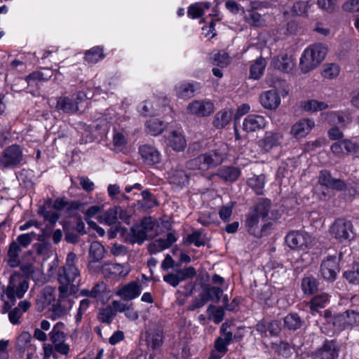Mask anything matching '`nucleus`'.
Returning a JSON list of instances; mask_svg holds the SVG:
<instances>
[{
	"mask_svg": "<svg viewBox=\"0 0 359 359\" xmlns=\"http://www.w3.org/2000/svg\"><path fill=\"white\" fill-rule=\"evenodd\" d=\"M130 269L128 263L118 264L109 263L103 266V274L104 276L114 280L124 278L130 273Z\"/></svg>",
	"mask_w": 359,
	"mask_h": 359,
	"instance_id": "17",
	"label": "nucleus"
},
{
	"mask_svg": "<svg viewBox=\"0 0 359 359\" xmlns=\"http://www.w3.org/2000/svg\"><path fill=\"white\" fill-rule=\"evenodd\" d=\"M339 72L340 68L339 65L334 63H331L327 64L325 67L322 74L325 78L331 79L337 76L339 74Z\"/></svg>",
	"mask_w": 359,
	"mask_h": 359,
	"instance_id": "57",
	"label": "nucleus"
},
{
	"mask_svg": "<svg viewBox=\"0 0 359 359\" xmlns=\"http://www.w3.org/2000/svg\"><path fill=\"white\" fill-rule=\"evenodd\" d=\"M343 256V253L340 252L338 256L337 254L328 255L321 260L319 273L325 281L334 283L337 280L341 271L340 262Z\"/></svg>",
	"mask_w": 359,
	"mask_h": 359,
	"instance_id": "4",
	"label": "nucleus"
},
{
	"mask_svg": "<svg viewBox=\"0 0 359 359\" xmlns=\"http://www.w3.org/2000/svg\"><path fill=\"white\" fill-rule=\"evenodd\" d=\"M262 219L256 212H248L245 215L244 226L246 231L257 238H261L271 233L274 227L273 222H264L259 226V220Z\"/></svg>",
	"mask_w": 359,
	"mask_h": 359,
	"instance_id": "5",
	"label": "nucleus"
},
{
	"mask_svg": "<svg viewBox=\"0 0 359 359\" xmlns=\"http://www.w3.org/2000/svg\"><path fill=\"white\" fill-rule=\"evenodd\" d=\"M325 121L330 126L345 128L351 121V114L348 110L330 111L324 114Z\"/></svg>",
	"mask_w": 359,
	"mask_h": 359,
	"instance_id": "15",
	"label": "nucleus"
},
{
	"mask_svg": "<svg viewBox=\"0 0 359 359\" xmlns=\"http://www.w3.org/2000/svg\"><path fill=\"white\" fill-rule=\"evenodd\" d=\"M273 348L278 355L285 358H288L292 355V346L287 341H282L279 344H275Z\"/></svg>",
	"mask_w": 359,
	"mask_h": 359,
	"instance_id": "52",
	"label": "nucleus"
},
{
	"mask_svg": "<svg viewBox=\"0 0 359 359\" xmlns=\"http://www.w3.org/2000/svg\"><path fill=\"white\" fill-rule=\"evenodd\" d=\"M265 183L266 176L264 174L254 175L247 181L248 186L251 188L257 196L264 195Z\"/></svg>",
	"mask_w": 359,
	"mask_h": 359,
	"instance_id": "32",
	"label": "nucleus"
},
{
	"mask_svg": "<svg viewBox=\"0 0 359 359\" xmlns=\"http://www.w3.org/2000/svg\"><path fill=\"white\" fill-rule=\"evenodd\" d=\"M209 301H211V295L208 289V285H204L202 287V292L198 294V297L192 300L187 309L193 311L201 309Z\"/></svg>",
	"mask_w": 359,
	"mask_h": 359,
	"instance_id": "28",
	"label": "nucleus"
},
{
	"mask_svg": "<svg viewBox=\"0 0 359 359\" xmlns=\"http://www.w3.org/2000/svg\"><path fill=\"white\" fill-rule=\"evenodd\" d=\"M201 232L199 230H196L193 233L188 234L183 239V243L184 245L194 244L196 247L204 246L205 242L201 240Z\"/></svg>",
	"mask_w": 359,
	"mask_h": 359,
	"instance_id": "49",
	"label": "nucleus"
},
{
	"mask_svg": "<svg viewBox=\"0 0 359 359\" xmlns=\"http://www.w3.org/2000/svg\"><path fill=\"white\" fill-rule=\"evenodd\" d=\"M236 204V202L231 201L229 204L222 205L219 210V218L223 222H228L232 215L233 207Z\"/></svg>",
	"mask_w": 359,
	"mask_h": 359,
	"instance_id": "56",
	"label": "nucleus"
},
{
	"mask_svg": "<svg viewBox=\"0 0 359 359\" xmlns=\"http://www.w3.org/2000/svg\"><path fill=\"white\" fill-rule=\"evenodd\" d=\"M314 126L312 119L302 118L292 126L291 133L297 139L302 138L310 133Z\"/></svg>",
	"mask_w": 359,
	"mask_h": 359,
	"instance_id": "22",
	"label": "nucleus"
},
{
	"mask_svg": "<svg viewBox=\"0 0 359 359\" xmlns=\"http://www.w3.org/2000/svg\"><path fill=\"white\" fill-rule=\"evenodd\" d=\"M231 326V324L229 322L223 323L219 328V337L232 343L233 341V332L228 330Z\"/></svg>",
	"mask_w": 359,
	"mask_h": 359,
	"instance_id": "60",
	"label": "nucleus"
},
{
	"mask_svg": "<svg viewBox=\"0 0 359 359\" xmlns=\"http://www.w3.org/2000/svg\"><path fill=\"white\" fill-rule=\"evenodd\" d=\"M138 154L142 163L149 167H154L161 161V154L154 145L144 144L138 147Z\"/></svg>",
	"mask_w": 359,
	"mask_h": 359,
	"instance_id": "11",
	"label": "nucleus"
},
{
	"mask_svg": "<svg viewBox=\"0 0 359 359\" xmlns=\"http://www.w3.org/2000/svg\"><path fill=\"white\" fill-rule=\"evenodd\" d=\"M341 8L347 13H359V0H347L342 4Z\"/></svg>",
	"mask_w": 359,
	"mask_h": 359,
	"instance_id": "63",
	"label": "nucleus"
},
{
	"mask_svg": "<svg viewBox=\"0 0 359 359\" xmlns=\"http://www.w3.org/2000/svg\"><path fill=\"white\" fill-rule=\"evenodd\" d=\"M76 255L70 252L67 254L65 264L59 267L57 271V280L59 298L65 299L69 296V287L72 285L76 278L80 276V271L76 266Z\"/></svg>",
	"mask_w": 359,
	"mask_h": 359,
	"instance_id": "1",
	"label": "nucleus"
},
{
	"mask_svg": "<svg viewBox=\"0 0 359 359\" xmlns=\"http://www.w3.org/2000/svg\"><path fill=\"white\" fill-rule=\"evenodd\" d=\"M346 318L348 330L359 325V312L354 310H346Z\"/></svg>",
	"mask_w": 359,
	"mask_h": 359,
	"instance_id": "58",
	"label": "nucleus"
},
{
	"mask_svg": "<svg viewBox=\"0 0 359 359\" xmlns=\"http://www.w3.org/2000/svg\"><path fill=\"white\" fill-rule=\"evenodd\" d=\"M195 84L196 82H186L179 83L175 86L176 95L179 98H191L194 95L196 91Z\"/></svg>",
	"mask_w": 359,
	"mask_h": 359,
	"instance_id": "31",
	"label": "nucleus"
},
{
	"mask_svg": "<svg viewBox=\"0 0 359 359\" xmlns=\"http://www.w3.org/2000/svg\"><path fill=\"white\" fill-rule=\"evenodd\" d=\"M266 123V119L263 116L248 114L243 121V129L248 133L254 132L264 128Z\"/></svg>",
	"mask_w": 359,
	"mask_h": 359,
	"instance_id": "21",
	"label": "nucleus"
},
{
	"mask_svg": "<svg viewBox=\"0 0 359 359\" xmlns=\"http://www.w3.org/2000/svg\"><path fill=\"white\" fill-rule=\"evenodd\" d=\"M318 183L323 187L337 191H344L346 188V183L341 179L333 178L331 172L328 170L320 171Z\"/></svg>",
	"mask_w": 359,
	"mask_h": 359,
	"instance_id": "16",
	"label": "nucleus"
},
{
	"mask_svg": "<svg viewBox=\"0 0 359 359\" xmlns=\"http://www.w3.org/2000/svg\"><path fill=\"white\" fill-rule=\"evenodd\" d=\"M328 107L326 102L313 99L303 101L301 103L302 109L306 112L323 111L327 109Z\"/></svg>",
	"mask_w": 359,
	"mask_h": 359,
	"instance_id": "39",
	"label": "nucleus"
},
{
	"mask_svg": "<svg viewBox=\"0 0 359 359\" xmlns=\"http://www.w3.org/2000/svg\"><path fill=\"white\" fill-rule=\"evenodd\" d=\"M105 57L104 47L95 46L84 53V60L89 64H96Z\"/></svg>",
	"mask_w": 359,
	"mask_h": 359,
	"instance_id": "29",
	"label": "nucleus"
},
{
	"mask_svg": "<svg viewBox=\"0 0 359 359\" xmlns=\"http://www.w3.org/2000/svg\"><path fill=\"white\" fill-rule=\"evenodd\" d=\"M196 276V270L192 266H185L183 269H175V273H168L163 276V280L169 285L176 287L180 283L187 280H192Z\"/></svg>",
	"mask_w": 359,
	"mask_h": 359,
	"instance_id": "10",
	"label": "nucleus"
},
{
	"mask_svg": "<svg viewBox=\"0 0 359 359\" xmlns=\"http://www.w3.org/2000/svg\"><path fill=\"white\" fill-rule=\"evenodd\" d=\"M164 341L163 326L161 323H154L145 331V344L151 351L161 348Z\"/></svg>",
	"mask_w": 359,
	"mask_h": 359,
	"instance_id": "9",
	"label": "nucleus"
},
{
	"mask_svg": "<svg viewBox=\"0 0 359 359\" xmlns=\"http://www.w3.org/2000/svg\"><path fill=\"white\" fill-rule=\"evenodd\" d=\"M170 145L175 151H182L186 147V140L182 135L178 134L177 132L173 131L172 132Z\"/></svg>",
	"mask_w": 359,
	"mask_h": 359,
	"instance_id": "48",
	"label": "nucleus"
},
{
	"mask_svg": "<svg viewBox=\"0 0 359 359\" xmlns=\"http://www.w3.org/2000/svg\"><path fill=\"white\" fill-rule=\"evenodd\" d=\"M327 53L326 47L320 43L307 47L300 58L299 67L302 72L308 73L316 68L325 59Z\"/></svg>",
	"mask_w": 359,
	"mask_h": 359,
	"instance_id": "3",
	"label": "nucleus"
},
{
	"mask_svg": "<svg viewBox=\"0 0 359 359\" xmlns=\"http://www.w3.org/2000/svg\"><path fill=\"white\" fill-rule=\"evenodd\" d=\"M271 206V201L267 198H259L257 203L252 208V212H256L259 217L264 220L269 216Z\"/></svg>",
	"mask_w": 359,
	"mask_h": 359,
	"instance_id": "34",
	"label": "nucleus"
},
{
	"mask_svg": "<svg viewBox=\"0 0 359 359\" xmlns=\"http://www.w3.org/2000/svg\"><path fill=\"white\" fill-rule=\"evenodd\" d=\"M323 318L324 326H328L332 333L340 332L348 329L346 311L342 313L333 312L331 309L325 310Z\"/></svg>",
	"mask_w": 359,
	"mask_h": 359,
	"instance_id": "7",
	"label": "nucleus"
},
{
	"mask_svg": "<svg viewBox=\"0 0 359 359\" xmlns=\"http://www.w3.org/2000/svg\"><path fill=\"white\" fill-rule=\"evenodd\" d=\"M118 210L122 211V208L120 206H115L110 208L106 211L103 212L100 216L106 224L113 225L117 223Z\"/></svg>",
	"mask_w": 359,
	"mask_h": 359,
	"instance_id": "44",
	"label": "nucleus"
},
{
	"mask_svg": "<svg viewBox=\"0 0 359 359\" xmlns=\"http://www.w3.org/2000/svg\"><path fill=\"white\" fill-rule=\"evenodd\" d=\"M116 316V311L109 306L100 310L98 319L100 322L110 324Z\"/></svg>",
	"mask_w": 359,
	"mask_h": 359,
	"instance_id": "50",
	"label": "nucleus"
},
{
	"mask_svg": "<svg viewBox=\"0 0 359 359\" xmlns=\"http://www.w3.org/2000/svg\"><path fill=\"white\" fill-rule=\"evenodd\" d=\"M21 246L16 242L12 241L8 247L7 255L11 262H19V255L21 252Z\"/></svg>",
	"mask_w": 359,
	"mask_h": 359,
	"instance_id": "51",
	"label": "nucleus"
},
{
	"mask_svg": "<svg viewBox=\"0 0 359 359\" xmlns=\"http://www.w3.org/2000/svg\"><path fill=\"white\" fill-rule=\"evenodd\" d=\"M303 323V320L297 313H290L283 318L284 327L291 331L301 328Z\"/></svg>",
	"mask_w": 359,
	"mask_h": 359,
	"instance_id": "36",
	"label": "nucleus"
},
{
	"mask_svg": "<svg viewBox=\"0 0 359 359\" xmlns=\"http://www.w3.org/2000/svg\"><path fill=\"white\" fill-rule=\"evenodd\" d=\"M285 241L292 250H304L307 247L304 234L298 231L289 232L285 238Z\"/></svg>",
	"mask_w": 359,
	"mask_h": 359,
	"instance_id": "24",
	"label": "nucleus"
},
{
	"mask_svg": "<svg viewBox=\"0 0 359 359\" xmlns=\"http://www.w3.org/2000/svg\"><path fill=\"white\" fill-rule=\"evenodd\" d=\"M78 102L66 96H61L57 100L56 109L66 114H70L78 110Z\"/></svg>",
	"mask_w": 359,
	"mask_h": 359,
	"instance_id": "30",
	"label": "nucleus"
},
{
	"mask_svg": "<svg viewBox=\"0 0 359 359\" xmlns=\"http://www.w3.org/2000/svg\"><path fill=\"white\" fill-rule=\"evenodd\" d=\"M214 109L215 106L213 103L205 100H194L187 107L188 114L198 117L209 116L213 113Z\"/></svg>",
	"mask_w": 359,
	"mask_h": 359,
	"instance_id": "14",
	"label": "nucleus"
},
{
	"mask_svg": "<svg viewBox=\"0 0 359 359\" xmlns=\"http://www.w3.org/2000/svg\"><path fill=\"white\" fill-rule=\"evenodd\" d=\"M23 159L22 150L20 145L13 144L3 151L0 156V165L4 168H15Z\"/></svg>",
	"mask_w": 359,
	"mask_h": 359,
	"instance_id": "8",
	"label": "nucleus"
},
{
	"mask_svg": "<svg viewBox=\"0 0 359 359\" xmlns=\"http://www.w3.org/2000/svg\"><path fill=\"white\" fill-rule=\"evenodd\" d=\"M344 153L359 154V143L353 142L348 139H344Z\"/></svg>",
	"mask_w": 359,
	"mask_h": 359,
	"instance_id": "62",
	"label": "nucleus"
},
{
	"mask_svg": "<svg viewBox=\"0 0 359 359\" xmlns=\"http://www.w3.org/2000/svg\"><path fill=\"white\" fill-rule=\"evenodd\" d=\"M196 285L195 282L190 280L182 287L184 289L183 291L178 290L175 294L182 296L184 298H189L193 295L196 290Z\"/></svg>",
	"mask_w": 359,
	"mask_h": 359,
	"instance_id": "59",
	"label": "nucleus"
},
{
	"mask_svg": "<svg viewBox=\"0 0 359 359\" xmlns=\"http://www.w3.org/2000/svg\"><path fill=\"white\" fill-rule=\"evenodd\" d=\"M271 66L280 72H290L295 66V62L292 56L287 54H280L273 57Z\"/></svg>",
	"mask_w": 359,
	"mask_h": 359,
	"instance_id": "20",
	"label": "nucleus"
},
{
	"mask_svg": "<svg viewBox=\"0 0 359 359\" xmlns=\"http://www.w3.org/2000/svg\"><path fill=\"white\" fill-rule=\"evenodd\" d=\"M104 248L101 243L95 242L90 245L89 255L92 262H99L104 257Z\"/></svg>",
	"mask_w": 359,
	"mask_h": 359,
	"instance_id": "47",
	"label": "nucleus"
},
{
	"mask_svg": "<svg viewBox=\"0 0 359 359\" xmlns=\"http://www.w3.org/2000/svg\"><path fill=\"white\" fill-rule=\"evenodd\" d=\"M213 64L219 67H224L229 64V55L226 53H217L213 57Z\"/></svg>",
	"mask_w": 359,
	"mask_h": 359,
	"instance_id": "64",
	"label": "nucleus"
},
{
	"mask_svg": "<svg viewBox=\"0 0 359 359\" xmlns=\"http://www.w3.org/2000/svg\"><path fill=\"white\" fill-rule=\"evenodd\" d=\"M168 175L170 184L182 187L189 182V177L184 169L176 168L172 170Z\"/></svg>",
	"mask_w": 359,
	"mask_h": 359,
	"instance_id": "33",
	"label": "nucleus"
},
{
	"mask_svg": "<svg viewBox=\"0 0 359 359\" xmlns=\"http://www.w3.org/2000/svg\"><path fill=\"white\" fill-rule=\"evenodd\" d=\"M266 67L264 60L260 57L250 67V78L258 80L263 75Z\"/></svg>",
	"mask_w": 359,
	"mask_h": 359,
	"instance_id": "42",
	"label": "nucleus"
},
{
	"mask_svg": "<svg viewBox=\"0 0 359 359\" xmlns=\"http://www.w3.org/2000/svg\"><path fill=\"white\" fill-rule=\"evenodd\" d=\"M282 138L283 136L279 132L266 131L263 138L258 141V146L262 152L268 153L280 144Z\"/></svg>",
	"mask_w": 359,
	"mask_h": 359,
	"instance_id": "18",
	"label": "nucleus"
},
{
	"mask_svg": "<svg viewBox=\"0 0 359 359\" xmlns=\"http://www.w3.org/2000/svg\"><path fill=\"white\" fill-rule=\"evenodd\" d=\"M340 347L334 339H325L323 345L317 348L313 355L317 359H337Z\"/></svg>",
	"mask_w": 359,
	"mask_h": 359,
	"instance_id": "12",
	"label": "nucleus"
},
{
	"mask_svg": "<svg viewBox=\"0 0 359 359\" xmlns=\"http://www.w3.org/2000/svg\"><path fill=\"white\" fill-rule=\"evenodd\" d=\"M147 238V233L139 224H133L128 234L126 241L130 244L137 243L142 245Z\"/></svg>",
	"mask_w": 359,
	"mask_h": 359,
	"instance_id": "26",
	"label": "nucleus"
},
{
	"mask_svg": "<svg viewBox=\"0 0 359 359\" xmlns=\"http://www.w3.org/2000/svg\"><path fill=\"white\" fill-rule=\"evenodd\" d=\"M314 4L312 0H299L293 4L291 11L293 15L307 16L309 11Z\"/></svg>",
	"mask_w": 359,
	"mask_h": 359,
	"instance_id": "38",
	"label": "nucleus"
},
{
	"mask_svg": "<svg viewBox=\"0 0 359 359\" xmlns=\"http://www.w3.org/2000/svg\"><path fill=\"white\" fill-rule=\"evenodd\" d=\"M232 118L231 111L224 109L216 113L212 121V126L217 129H222L226 127Z\"/></svg>",
	"mask_w": 359,
	"mask_h": 359,
	"instance_id": "35",
	"label": "nucleus"
},
{
	"mask_svg": "<svg viewBox=\"0 0 359 359\" xmlns=\"http://www.w3.org/2000/svg\"><path fill=\"white\" fill-rule=\"evenodd\" d=\"M351 229L352 224L350 221L339 218L330 226V232L334 238L343 241L349 240Z\"/></svg>",
	"mask_w": 359,
	"mask_h": 359,
	"instance_id": "13",
	"label": "nucleus"
},
{
	"mask_svg": "<svg viewBox=\"0 0 359 359\" xmlns=\"http://www.w3.org/2000/svg\"><path fill=\"white\" fill-rule=\"evenodd\" d=\"M319 280L311 274L305 275L301 281V289L306 296H312L319 289Z\"/></svg>",
	"mask_w": 359,
	"mask_h": 359,
	"instance_id": "25",
	"label": "nucleus"
},
{
	"mask_svg": "<svg viewBox=\"0 0 359 359\" xmlns=\"http://www.w3.org/2000/svg\"><path fill=\"white\" fill-rule=\"evenodd\" d=\"M261 104L267 109H276L280 104V97L276 90H269L259 96Z\"/></svg>",
	"mask_w": 359,
	"mask_h": 359,
	"instance_id": "23",
	"label": "nucleus"
},
{
	"mask_svg": "<svg viewBox=\"0 0 359 359\" xmlns=\"http://www.w3.org/2000/svg\"><path fill=\"white\" fill-rule=\"evenodd\" d=\"M177 240L175 233L169 232L166 235V238H158L156 240L159 248L161 250H165L170 248L174 243H175Z\"/></svg>",
	"mask_w": 359,
	"mask_h": 359,
	"instance_id": "53",
	"label": "nucleus"
},
{
	"mask_svg": "<svg viewBox=\"0 0 359 359\" xmlns=\"http://www.w3.org/2000/svg\"><path fill=\"white\" fill-rule=\"evenodd\" d=\"M142 292L141 287L137 280L131 281L120 288L117 294L125 301L133 300L138 297Z\"/></svg>",
	"mask_w": 359,
	"mask_h": 359,
	"instance_id": "19",
	"label": "nucleus"
},
{
	"mask_svg": "<svg viewBox=\"0 0 359 359\" xmlns=\"http://www.w3.org/2000/svg\"><path fill=\"white\" fill-rule=\"evenodd\" d=\"M207 313L210 319L212 316L213 317V321L215 324L220 323L225 316L224 309L223 307H216L213 304H210L208 306Z\"/></svg>",
	"mask_w": 359,
	"mask_h": 359,
	"instance_id": "45",
	"label": "nucleus"
},
{
	"mask_svg": "<svg viewBox=\"0 0 359 359\" xmlns=\"http://www.w3.org/2000/svg\"><path fill=\"white\" fill-rule=\"evenodd\" d=\"M62 228L65 231V240L68 243L76 244L79 241V236L69 231L70 222H62Z\"/></svg>",
	"mask_w": 359,
	"mask_h": 359,
	"instance_id": "54",
	"label": "nucleus"
},
{
	"mask_svg": "<svg viewBox=\"0 0 359 359\" xmlns=\"http://www.w3.org/2000/svg\"><path fill=\"white\" fill-rule=\"evenodd\" d=\"M342 276L349 284L359 285V262H353L350 269L343 272Z\"/></svg>",
	"mask_w": 359,
	"mask_h": 359,
	"instance_id": "40",
	"label": "nucleus"
},
{
	"mask_svg": "<svg viewBox=\"0 0 359 359\" xmlns=\"http://www.w3.org/2000/svg\"><path fill=\"white\" fill-rule=\"evenodd\" d=\"M204 15V11L200 7L198 3L196 2L189 5L187 8V17L190 19H199Z\"/></svg>",
	"mask_w": 359,
	"mask_h": 359,
	"instance_id": "55",
	"label": "nucleus"
},
{
	"mask_svg": "<svg viewBox=\"0 0 359 359\" xmlns=\"http://www.w3.org/2000/svg\"><path fill=\"white\" fill-rule=\"evenodd\" d=\"M224 161L223 154L219 150H212L205 154H201L191 160L190 165L195 169L206 170L215 168Z\"/></svg>",
	"mask_w": 359,
	"mask_h": 359,
	"instance_id": "6",
	"label": "nucleus"
},
{
	"mask_svg": "<svg viewBox=\"0 0 359 359\" xmlns=\"http://www.w3.org/2000/svg\"><path fill=\"white\" fill-rule=\"evenodd\" d=\"M147 133L151 135L156 136L163 133L165 125L163 121L158 118H150L145 123Z\"/></svg>",
	"mask_w": 359,
	"mask_h": 359,
	"instance_id": "41",
	"label": "nucleus"
},
{
	"mask_svg": "<svg viewBox=\"0 0 359 359\" xmlns=\"http://www.w3.org/2000/svg\"><path fill=\"white\" fill-rule=\"evenodd\" d=\"M330 296L326 292H321L314 295L309 303L311 311H318L319 309L325 307L330 302Z\"/></svg>",
	"mask_w": 359,
	"mask_h": 359,
	"instance_id": "37",
	"label": "nucleus"
},
{
	"mask_svg": "<svg viewBox=\"0 0 359 359\" xmlns=\"http://www.w3.org/2000/svg\"><path fill=\"white\" fill-rule=\"evenodd\" d=\"M141 195L142 200L138 201V204L140 205L142 209L147 210L158 205L157 200L154 198L152 193L149 190L145 189L142 191Z\"/></svg>",
	"mask_w": 359,
	"mask_h": 359,
	"instance_id": "43",
	"label": "nucleus"
},
{
	"mask_svg": "<svg viewBox=\"0 0 359 359\" xmlns=\"http://www.w3.org/2000/svg\"><path fill=\"white\" fill-rule=\"evenodd\" d=\"M64 327V323L62 322L57 323L53 327L51 332L49 334L50 340L53 344H55L60 341H65V334L61 330V328Z\"/></svg>",
	"mask_w": 359,
	"mask_h": 359,
	"instance_id": "46",
	"label": "nucleus"
},
{
	"mask_svg": "<svg viewBox=\"0 0 359 359\" xmlns=\"http://www.w3.org/2000/svg\"><path fill=\"white\" fill-rule=\"evenodd\" d=\"M82 205V203L79 201H68V204L65 207V212L69 217H74Z\"/></svg>",
	"mask_w": 359,
	"mask_h": 359,
	"instance_id": "61",
	"label": "nucleus"
},
{
	"mask_svg": "<svg viewBox=\"0 0 359 359\" xmlns=\"http://www.w3.org/2000/svg\"><path fill=\"white\" fill-rule=\"evenodd\" d=\"M241 170L234 166H222L217 172V176L225 182H236L241 175Z\"/></svg>",
	"mask_w": 359,
	"mask_h": 359,
	"instance_id": "27",
	"label": "nucleus"
},
{
	"mask_svg": "<svg viewBox=\"0 0 359 359\" xmlns=\"http://www.w3.org/2000/svg\"><path fill=\"white\" fill-rule=\"evenodd\" d=\"M29 287L28 280L20 273L15 272L10 276L5 294L10 302H4L2 308L4 313L9 312L15 304L16 297L21 299L24 297Z\"/></svg>",
	"mask_w": 359,
	"mask_h": 359,
	"instance_id": "2",
	"label": "nucleus"
}]
</instances>
